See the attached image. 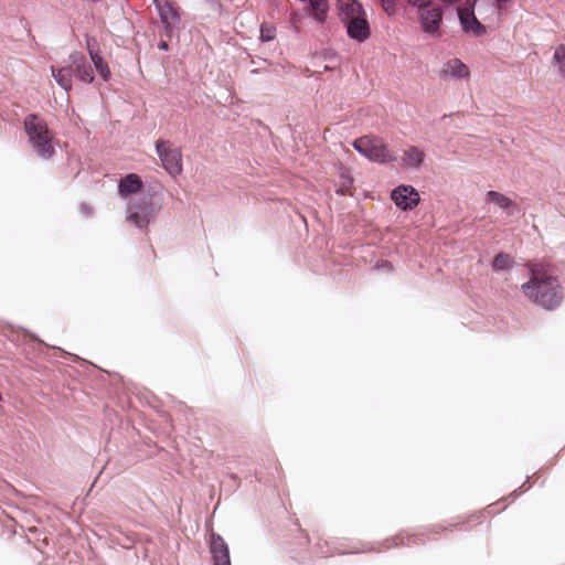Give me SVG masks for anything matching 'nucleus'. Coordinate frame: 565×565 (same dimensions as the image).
Listing matches in <instances>:
<instances>
[{"instance_id": "29", "label": "nucleus", "mask_w": 565, "mask_h": 565, "mask_svg": "<svg viewBox=\"0 0 565 565\" xmlns=\"http://www.w3.org/2000/svg\"><path fill=\"white\" fill-rule=\"evenodd\" d=\"M159 49L160 50H164V51L168 50V43L167 42H160L159 43Z\"/></svg>"}, {"instance_id": "3", "label": "nucleus", "mask_w": 565, "mask_h": 565, "mask_svg": "<svg viewBox=\"0 0 565 565\" xmlns=\"http://www.w3.org/2000/svg\"><path fill=\"white\" fill-rule=\"evenodd\" d=\"M353 147L369 160L377 163H388L396 160V156L391 151L384 141L374 136H363L353 142Z\"/></svg>"}, {"instance_id": "13", "label": "nucleus", "mask_w": 565, "mask_h": 565, "mask_svg": "<svg viewBox=\"0 0 565 565\" xmlns=\"http://www.w3.org/2000/svg\"><path fill=\"white\" fill-rule=\"evenodd\" d=\"M158 10L160 13L161 21L167 29H172L177 25L180 18L178 9L173 3L166 2L163 4H158Z\"/></svg>"}, {"instance_id": "17", "label": "nucleus", "mask_w": 565, "mask_h": 565, "mask_svg": "<svg viewBox=\"0 0 565 565\" xmlns=\"http://www.w3.org/2000/svg\"><path fill=\"white\" fill-rule=\"evenodd\" d=\"M52 75L56 83L64 88L66 92H70L72 88V77L74 75L72 66L55 68L51 67Z\"/></svg>"}, {"instance_id": "16", "label": "nucleus", "mask_w": 565, "mask_h": 565, "mask_svg": "<svg viewBox=\"0 0 565 565\" xmlns=\"http://www.w3.org/2000/svg\"><path fill=\"white\" fill-rule=\"evenodd\" d=\"M425 153L415 146H409L403 152L402 161L405 167L419 168L424 161Z\"/></svg>"}, {"instance_id": "9", "label": "nucleus", "mask_w": 565, "mask_h": 565, "mask_svg": "<svg viewBox=\"0 0 565 565\" xmlns=\"http://www.w3.org/2000/svg\"><path fill=\"white\" fill-rule=\"evenodd\" d=\"M70 57L74 75L84 83H92L94 81V73L85 56L81 53H73Z\"/></svg>"}, {"instance_id": "20", "label": "nucleus", "mask_w": 565, "mask_h": 565, "mask_svg": "<svg viewBox=\"0 0 565 565\" xmlns=\"http://www.w3.org/2000/svg\"><path fill=\"white\" fill-rule=\"evenodd\" d=\"M514 260L509 254L499 253L493 259L492 267L497 271L508 270L512 268Z\"/></svg>"}, {"instance_id": "4", "label": "nucleus", "mask_w": 565, "mask_h": 565, "mask_svg": "<svg viewBox=\"0 0 565 565\" xmlns=\"http://www.w3.org/2000/svg\"><path fill=\"white\" fill-rule=\"evenodd\" d=\"M156 152L160 158L162 168L173 178L182 173V152L169 140L156 141Z\"/></svg>"}, {"instance_id": "7", "label": "nucleus", "mask_w": 565, "mask_h": 565, "mask_svg": "<svg viewBox=\"0 0 565 565\" xmlns=\"http://www.w3.org/2000/svg\"><path fill=\"white\" fill-rule=\"evenodd\" d=\"M364 15L365 13L354 15V18L344 22L348 35L359 42H363L370 36V25Z\"/></svg>"}, {"instance_id": "10", "label": "nucleus", "mask_w": 565, "mask_h": 565, "mask_svg": "<svg viewBox=\"0 0 565 565\" xmlns=\"http://www.w3.org/2000/svg\"><path fill=\"white\" fill-rule=\"evenodd\" d=\"M86 46L96 71L98 72L99 76L107 82L110 78L111 73L108 64L104 61L97 49L96 40L93 38H87Z\"/></svg>"}, {"instance_id": "14", "label": "nucleus", "mask_w": 565, "mask_h": 565, "mask_svg": "<svg viewBox=\"0 0 565 565\" xmlns=\"http://www.w3.org/2000/svg\"><path fill=\"white\" fill-rule=\"evenodd\" d=\"M340 17L343 22L364 14L362 6L356 0H339Z\"/></svg>"}, {"instance_id": "27", "label": "nucleus", "mask_w": 565, "mask_h": 565, "mask_svg": "<svg viewBox=\"0 0 565 565\" xmlns=\"http://www.w3.org/2000/svg\"><path fill=\"white\" fill-rule=\"evenodd\" d=\"M290 22L292 23L295 29L298 30L299 29V23H300V15H299V13L292 12L291 17H290Z\"/></svg>"}, {"instance_id": "18", "label": "nucleus", "mask_w": 565, "mask_h": 565, "mask_svg": "<svg viewBox=\"0 0 565 565\" xmlns=\"http://www.w3.org/2000/svg\"><path fill=\"white\" fill-rule=\"evenodd\" d=\"M127 222L134 224L136 227L143 230L147 228L150 218L146 213H139L136 206H127Z\"/></svg>"}, {"instance_id": "19", "label": "nucleus", "mask_w": 565, "mask_h": 565, "mask_svg": "<svg viewBox=\"0 0 565 565\" xmlns=\"http://www.w3.org/2000/svg\"><path fill=\"white\" fill-rule=\"evenodd\" d=\"M486 202L493 203L500 209L508 210L514 205L513 201L498 191H489L486 194Z\"/></svg>"}, {"instance_id": "12", "label": "nucleus", "mask_w": 565, "mask_h": 565, "mask_svg": "<svg viewBox=\"0 0 565 565\" xmlns=\"http://www.w3.org/2000/svg\"><path fill=\"white\" fill-rule=\"evenodd\" d=\"M143 186L141 178L136 173H129L124 177L118 184V193L122 198L138 193Z\"/></svg>"}, {"instance_id": "26", "label": "nucleus", "mask_w": 565, "mask_h": 565, "mask_svg": "<svg viewBox=\"0 0 565 565\" xmlns=\"http://www.w3.org/2000/svg\"><path fill=\"white\" fill-rule=\"evenodd\" d=\"M407 2L414 7H417L418 11L431 4L430 0H407Z\"/></svg>"}, {"instance_id": "28", "label": "nucleus", "mask_w": 565, "mask_h": 565, "mask_svg": "<svg viewBox=\"0 0 565 565\" xmlns=\"http://www.w3.org/2000/svg\"><path fill=\"white\" fill-rule=\"evenodd\" d=\"M445 530H447V527H441V526H439V525H436V526H434V527H433V531H434L435 533H440V532H443V531H445Z\"/></svg>"}, {"instance_id": "8", "label": "nucleus", "mask_w": 565, "mask_h": 565, "mask_svg": "<svg viewBox=\"0 0 565 565\" xmlns=\"http://www.w3.org/2000/svg\"><path fill=\"white\" fill-rule=\"evenodd\" d=\"M475 9L463 8L458 10L460 23L466 32L472 33L476 36H480L486 33V26L479 22L475 15Z\"/></svg>"}, {"instance_id": "1", "label": "nucleus", "mask_w": 565, "mask_h": 565, "mask_svg": "<svg viewBox=\"0 0 565 565\" xmlns=\"http://www.w3.org/2000/svg\"><path fill=\"white\" fill-rule=\"evenodd\" d=\"M524 296L537 306L552 310L563 300V289L557 277L541 265H533L531 278L521 286Z\"/></svg>"}, {"instance_id": "5", "label": "nucleus", "mask_w": 565, "mask_h": 565, "mask_svg": "<svg viewBox=\"0 0 565 565\" xmlns=\"http://www.w3.org/2000/svg\"><path fill=\"white\" fill-rule=\"evenodd\" d=\"M392 201L402 210H413L419 203V193L412 185H399L391 193Z\"/></svg>"}, {"instance_id": "6", "label": "nucleus", "mask_w": 565, "mask_h": 565, "mask_svg": "<svg viewBox=\"0 0 565 565\" xmlns=\"http://www.w3.org/2000/svg\"><path fill=\"white\" fill-rule=\"evenodd\" d=\"M423 30L429 34H437L443 20V12L439 6L429 4L418 11Z\"/></svg>"}, {"instance_id": "11", "label": "nucleus", "mask_w": 565, "mask_h": 565, "mask_svg": "<svg viewBox=\"0 0 565 565\" xmlns=\"http://www.w3.org/2000/svg\"><path fill=\"white\" fill-rule=\"evenodd\" d=\"M470 75L468 66L462 63L459 58H451L447 61L441 71L440 76L443 78L454 77L458 79L468 78Z\"/></svg>"}, {"instance_id": "23", "label": "nucleus", "mask_w": 565, "mask_h": 565, "mask_svg": "<svg viewBox=\"0 0 565 565\" xmlns=\"http://www.w3.org/2000/svg\"><path fill=\"white\" fill-rule=\"evenodd\" d=\"M128 206H136V210L139 211V213H146L149 215V218L152 216V206L151 203L147 202L146 200L141 202H131L128 204Z\"/></svg>"}, {"instance_id": "15", "label": "nucleus", "mask_w": 565, "mask_h": 565, "mask_svg": "<svg viewBox=\"0 0 565 565\" xmlns=\"http://www.w3.org/2000/svg\"><path fill=\"white\" fill-rule=\"evenodd\" d=\"M214 565H231L228 547L222 539L214 540L211 545Z\"/></svg>"}, {"instance_id": "25", "label": "nucleus", "mask_w": 565, "mask_h": 565, "mask_svg": "<svg viewBox=\"0 0 565 565\" xmlns=\"http://www.w3.org/2000/svg\"><path fill=\"white\" fill-rule=\"evenodd\" d=\"M383 10L388 14L395 13V0H381Z\"/></svg>"}, {"instance_id": "22", "label": "nucleus", "mask_w": 565, "mask_h": 565, "mask_svg": "<svg viewBox=\"0 0 565 565\" xmlns=\"http://www.w3.org/2000/svg\"><path fill=\"white\" fill-rule=\"evenodd\" d=\"M554 64L557 65L561 75L565 76V45L561 44L555 49L553 56Z\"/></svg>"}, {"instance_id": "24", "label": "nucleus", "mask_w": 565, "mask_h": 565, "mask_svg": "<svg viewBox=\"0 0 565 565\" xmlns=\"http://www.w3.org/2000/svg\"><path fill=\"white\" fill-rule=\"evenodd\" d=\"M275 38V29L263 24L260 28V39L263 41H271Z\"/></svg>"}, {"instance_id": "21", "label": "nucleus", "mask_w": 565, "mask_h": 565, "mask_svg": "<svg viewBox=\"0 0 565 565\" xmlns=\"http://www.w3.org/2000/svg\"><path fill=\"white\" fill-rule=\"evenodd\" d=\"M353 184V178L350 174V171L348 169H342L340 172V184L337 190L338 194L344 195L349 193L350 189Z\"/></svg>"}, {"instance_id": "2", "label": "nucleus", "mask_w": 565, "mask_h": 565, "mask_svg": "<svg viewBox=\"0 0 565 565\" xmlns=\"http://www.w3.org/2000/svg\"><path fill=\"white\" fill-rule=\"evenodd\" d=\"M23 124L29 141L36 153L44 159L51 158L54 153L53 132L49 129L46 121L39 115L31 114L24 118Z\"/></svg>"}]
</instances>
